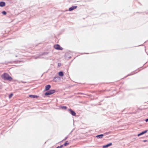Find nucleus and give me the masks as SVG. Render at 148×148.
<instances>
[{
	"label": "nucleus",
	"instance_id": "ddd939ff",
	"mask_svg": "<svg viewBox=\"0 0 148 148\" xmlns=\"http://www.w3.org/2000/svg\"><path fill=\"white\" fill-rule=\"evenodd\" d=\"M29 97H30L35 98V97H36L37 96L36 95H29Z\"/></svg>",
	"mask_w": 148,
	"mask_h": 148
},
{
	"label": "nucleus",
	"instance_id": "a211bd4d",
	"mask_svg": "<svg viewBox=\"0 0 148 148\" xmlns=\"http://www.w3.org/2000/svg\"><path fill=\"white\" fill-rule=\"evenodd\" d=\"M145 121L146 122H148V119H146V120H145Z\"/></svg>",
	"mask_w": 148,
	"mask_h": 148
},
{
	"label": "nucleus",
	"instance_id": "20e7f679",
	"mask_svg": "<svg viewBox=\"0 0 148 148\" xmlns=\"http://www.w3.org/2000/svg\"><path fill=\"white\" fill-rule=\"evenodd\" d=\"M60 79V78L59 77H55L54 78L53 81L55 82H57Z\"/></svg>",
	"mask_w": 148,
	"mask_h": 148
},
{
	"label": "nucleus",
	"instance_id": "f3484780",
	"mask_svg": "<svg viewBox=\"0 0 148 148\" xmlns=\"http://www.w3.org/2000/svg\"><path fill=\"white\" fill-rule=\"evenodd\" d=\"M2 13L4 15H6V12L5 11H3L2 12Z\"/></svg>",
	"mask_w": 148,
	"mask_h": 148
},
{
	"label": "nucleus",
	"instance_id": "aec40b11",
	"mask_svg": "<svg viewBox=\"0 0 148 148\" xmlns=\"http://www.w3.org/2000/svg\"><path fill=\"white\" fill-rule=\"evenodd\" d=\"M67 138V137H66L64 139V140H66Z\"/></svg>",
	"mask_w": 148,
	"mask_h": 148
},
{
	"label": "nucleus",
	"instance_id": "423d86ee",
	"mask_svg": "<svg viewBox=\"0 0 148 148\" xmlns=\"http://www.w3.org/2000/svg\"><path fill=\"white\" fill-rule=\"evenodd\" d=\"M112 145V143H110L106 145H103V148H107L108 147L111 146Z\"/></svg>",
	"mask_w": 148,
	"mask_h": 148
},
{
	"label": "nucleus",
	"instance_id": "4468645a",
	"mask_svg": "<svg viewBox=\"0 0 148 148\" xmlns=\"http://www.w3.org/2000/svg\"><path fill=\"white\" fill-rule=\"evenodd\" d=\"M69 144V143H68L67 141L64 144V145L66 146Z\"/></svg>",
	"mask_w": 148,
	"mask_h": 148
},
{
	"label": "nucleus",
	"instance_id": "f8f14e48",
	"mask_svg": "<svg viewBox=\"0 0 148 148\" xmlns=\"http://www.w3.org/2000/svg\"><path fill=\"white\" fill-rule=\"evenodd\" d=\"M59 75L60 76H63V74L62 72L60 71L58 73Z\"/></svg>",
	"mask_w": 148,
	"mask_h": 148
},
{
	"label": "nucleus",
	"instance_id": "1a4fd4ad",
	"mask_svg": "<svg viewBox=\"0 0 148 148\" xmlns=\"http://www.w3.org/2000/svg\"><path fill=\"white\" fill-rule=\"evenodd\" d=\"M51 87V86L49 85H48L46 86L45 90H48Z\"/></svg>",
	"mask_w": 148,
	"mask_h": 148
},
{
	"label": "nucleus",
	"instance_id": "39448f33",
	"mask_svg": "<svg viewBox=\"0 0 148 148\" xmlns=\"http://www.w3.org/2000/svg\"><path fill=\"white\" fill-rule=\"evenodd\" d=\"M77 6H72V7L70 8L69 9V11H72V10H73L74 9L76 8H77Z\"/></svg>",
	"mask_w": 148,
	"mask_h": 148
},
{
	"label": "nucleus",
	"instance_id": "f257e3e1",
	"mask_svg": "<svg viewBox=\"0 0 148 148\" xmlns=\"http://www.w3.org/2000/svg\"><path fill=\"white\" fill-rule=\"evenodd\" d=\"M1 77L4 79L10 81H11L12 79L11 77L8 74L6 73L3 74L1 76Z\"/></svg>",
	"mask_w": 148,
	"mask_h": 148
},
{
	"label": "nucleus",
	"instance_id": "0eeeda50",
	"mask_svg": "<svg viewBox=\"0 0 148 148\" xmlns=\"http://www.w3.org/2000/svg\"><path fill=\"white\" fill-rule=\"evenodd\" d=\"M147 131H148L147 130H145V131L142 132V133L138 134L137 136H140L142 135L145 134V133H147Z\"/></svg>",
	"mask_w": 148,
	"mask_h": 148
},
{
	"label": "nucleus",
	"instance_id": "412c9836",
	"mask_svg": "<svg viewBox=\"0 0 148 148\" xmlns=\"http://www.w3.org/2000/svg\"><path fill=\"white\" fill-rule=\"evenodd\" d=\"M143 141L144 142H145L147 141V140H144Z\"/></svg>",
	"mask_w": 148,
	"mask_h": 148
},
{
	"label": "nucleus",
	"instance_id": "4be33fe9",
	"mask_svg": "<svg viewBox=\"0 0 148 148\" xmlns=\"http://www.w3.org/2000/svg\"><path fill=\"white\" fill-rule=\"evenodd\" d=\"M60 147V146H58V147H57V148H59Z\"/></svg>",
	"mask_w": 148,
	"mask_h": 148
},
{
	"label": "nucleus",
	"instance_id": "9b49d317",
	"mask_svg": "<svg viewBox=\"0 0 148 148\" xmlns=\"http://www.w3.org/2000/svg\"><path fill=\"white\" fill-rule=\"evenodd\" d=\"M103 134H101V135H98L97 136H96V137L98 138H102L103 137Z\"/></svg>",
	"mask_w": 148,
	"mask_h": 148
},
{
	"label": "nucleus",
	"instance_id": "6e6552de",
	"mask_svg": "<svg viewBox=\"0 0 148 148\" xmlns=\"http://www.w3.org/2000/svg\"><path fill=\"white\" fill-rule=\"evenodd\" d=\"M69 110L70 111V113L73 116H75L76 115V113L73 111L71 109H69Z\"/></svg>",
	"mask_w": 148,
	"mask_h": 148
},
{
	"label": "nucleus",
	"instance_id": "9d476101",
	"mask_svg": "<svg viewBox=\"0 0 148 148\" xmlns=\"http://www.w3.org/2000/svg\"><path fill=\"white\" fill-rule=\"evenodd\" d=\"M5 5V2L2 1L0 2V6L1 7H3Z\"/></svg>",
	"mask_w": 148,
	"mask_h": 148
},
{
	"label": "nucleus",
	"instance_id": "f03ea898",
	"mask_svg": "<svg viewBox=\"0 0 148 148\" xmlns=\"http://www.w3.org/2000/svg\"><path fill=\"white\" fill-rule=\"evenodd\" d=\"M55 91L54 90H51L50 91H49L46 92L45 93V95H51V94H53V93L55 92Z\"/></svg>",
	"mask_w": 148,
	"mask_h": 148
},
{
	"label": "nucleus",
	"instance_id": "6ab92c4d",
	"mask_svg": "<svg viewBox=\"0 0 148 148\" xmlns=\"http://www.w3.org/2000/svg\"><path fill=\"white\" fill-rule=\"evenodd\" d=\"M62 146H63V145H61V146H60V148H61L62 147Z\"/></svg>",
	"mask_w": 148,
	"mask_h": 148
},
{
	"label": "nucleus",
	"instance_id": "dca6fc26",
	"mask_svg": "<svg viewBox=\"0 0 148 148\" xmlns=\"http://www.w3.org/2000/svg\"><path fill=\"white\" fill-rule=\"evenodd\" d=\"M61 108L62 109H66L67 108L66 106H62L61 107Z\"/></svg>",
	"mask_w": 148,
	"mask_h": 148
},
{
	"label": "nucleus",
	"instance_id": "2eb2a0df",
	"mask_svg": "<svg viewBox=\"0 0 148 148\" xmlns=\"http://www.w3.org/2000/svg\"><path fill=\"white\" fill-rule=\"evenodd\" d=\"M13 94H12V93L11 94H10L9 95V99L11 98L12 97V96H13Z\"/></svg>",
	"mask_w": 148,
	"mask_h": 148
},
{
	"label": "nucleus",
	"instance_id": "7ed1b4c3",
	"mask_svg": "<svg viewBox=\"0 0 148 148\" xmlns=\"http://www.w3.org/2000/svg\"><path fill=\"white\" fill-rule=\"evenodd\" d=\"M55 49L58 50H62V49L60 45H55L54 46Z\"/></svg>",
	"mask_w": 148,
	"mask_h": 148
}]
</instances>
